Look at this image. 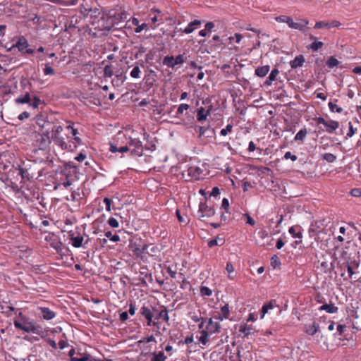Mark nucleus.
<instances>
[{
  "mask_svg": "<svg viewBox=\"0 0 361 361\" xmlns=\"http://www.w3.org/2000/svg\"><path fill=\"white\" fill-rule=\"evenodd\" d=\"M19 316L21 317V319H15L13 322L16 329L23 330L27 333L39 334L38 327L35 326L33 322H29L25 317H23L21 312H19Z\"/></svg>",
  "mask_w": 361,
  "mask_h": 361,
  "instance_id": "nucleus-1",
  "label": "nucleus"
},
{
  "mask_svg": "<svg viewBox=\"0 0 361 361\" xmlns=\"http://www.w3.org/2000/svg\"><path fill=\"white\" fill-rule=\"evenodd\" d=\"M81 13L85 18L90 17V20L88 21L94 27L98 24L99 20L104 16V13L102 12L100 8H92L89 7L88 5H87V7L85 8V9L81 11Z\"/></svg>",
  "mask_w": 361,
  "mask_h": 361,
  "instance_id": "nucleus-2",
  "label": "nucleus"
},
{
  "mask_svg": "<svg viewBox=\"0 0 361 361\" xmlns=\"http://www.w3.org/2000/svg\"><path fill=\"white\" fill-rule=\"evenodd\" d=\"M15 102L16 104H28L33 109L38 108L40 104L44 105V102L37 95L32 96L29 92L17 97Z\"/></svg>",
  "mask_w": 361,
  "mask_h": 361,
  "instance_id": "nucleus-3",
  "label": "nucleus"
},
{
  "mask_svg": "<svg viewBox=\"0 0 361 361\" xmlns=\"http://www.w3.org/2000/svg\"><path fill=\"white\" fill-rule=\"evenodd\" d=\"M29 43L27 39L23 35H20L17 37V41L12 47L8 49V51H12L14 49H18V51L23 55L32 54L34 50L29 48Z\"/></svg>",
  "mask_w": 361,
  "mask_h": 361,
  "instance_id": "nucleus-4",
  "label": "nucleus"
},
{
  "mask_svg": "<svg viewBox=\"0 0 361 361\" xmlns=\"http://www.w3.org/2000/svg\"><path fill=\"white\" fill-rule=\"evenodd\" d=\"M127 145L130 148V155L131 157H141L143 154L144 146L142 142L138 138L126 137Z\"/></svg>",
  "mask_w": 361,
  "mask_h": 361,
  "instance_id": "nucleus-5",
  "label": "nucleus"
},
{
  "mask_svg": "<svg viewBox=\"0 0 361 361\" xmlns=\"http://www.w3.org/2000/svg\"><path fill=\"white\" fill-rule=\"evenodd\" d=\"M157 308L153 307L150 305H142L140 309V314L141 317H143L147 320V326H154L159 328L158 322L153 321L154 318V312H156Z\"/></svg>",
  "mask_w": 361,
  "mask_h": 361,
  "instance_id": "nucleus-6",
  "label": "nucleus"
},
{
  "mask_svg": "<svg viewBox=\"0 0 361 361\" xmlns=\"http://www.w3.org/2000/svg\"><path fill=\"white\" fill-rule=\"evenodd\" d=\"M276 21L280 23H286L290 28L295 30H302L308 24V21L306 20H301L298 23H295L293 20L292 18L287 16H280L276 18Z\"/></svg>",
  "mask_w": 361,
  "mask_h": 361,
  "instance_id": "nucleus-7",
  "label": "nucleus"
},
{
  "mask_svg": "<svg viewBox=\"0 0 361 361\" xmlns=\"http://www.w3.org/2000/svg\"><path fill=\"white\" fill-rule=\"evenodd\" d=\"M9 173L14 174L17 173L18 176L21 177V182L24 183L30 181L35 176V173L31 171V168H26L19 166L18 168H14L13 170H10Z\"/></svg>",
  "mask_w": 361,
  "mask_h": 361,
  "instance_id": "nucleus-8",
  "label": "nucleus"
},
{
  "mask_svg": "<svg viewBox=\"0 0 361 361\" xmlns=\"http://www.w3.org/2000/svg\"><path fill=\"white\" fill-rule=\"evenodd\" d=\"M51 140L52 139L50 135H47V134H44L43 133H39L35 134L33 140V144L39 149L44 150L49 147Z\"/></svg>",
  "mask_w": 361,
  "mask_h": 361,
  "instance_id": "nucleus-9",
  "label": "nucleus"
},
{
  "mask_svg": "<svg viewBox=\"0 0 361 361\" xmlns=\"http://www.w3.org/2000/svg\"><path fill=\"white\" fill-rule=\"evenodd\" d=\"M130 250H131L134 255L139 257L143 253L147 252V250L148 245H142V240L140 238L136 239L134 241H130L128 245Z\"/></svg>",
  "mask_w": 361,
  "mask_h": 361,
  "instance_id": "nucleus-10",
  "label": "nucleus"
},
{
  "mask_svg": "<svg viewBox=\"0 0 361 361\" xmlns=\"http://www.w3.org/2000/svg\"><path fill=\"white\" fill-rule=\"evenodd\" d=\"M184 54H178L175 58L173 56H166L163 59V64L168 68H173L176 65H181L185 62Z\"/></svg>",
  "mask_w": 361,
  "mask_h": 361,
  "instance_id": "nucleus-11",
  "label": "nucleus"
},
{
  "mask_svg": "<svg viewBox=\"0 0 361 361\" xmlns=\"http://www.w3.org/2000/svg\"><path fill=\"white\" fill-rule=\"evenodd\" d=\"M114 25V19L104 13V16L99 20V22L96 27H94V30L98 31H110Z\"/></svg>",
  "mask_w": 361,
  "mask_h": 361,
  "instance_id": "nucleus-12",
  "label": "nucleus"
},
{
  "mask_svg": "<svg viewBox=\"0 0 361 361\" xmlns=\"http://www.w3.org/2000/svg\"><path fill=\"white\" fill-rule=\"evenodd\" d=\"M53 142L60 147L63 150H67V151H74L77 148V145L75 143L73 142L72 141L69 140L68 142H66L65 139L60 136H55L54 139H52Z\"/></svg>",
  "mask_w": 361,
  "mask_h": 361,
  "instance_id": "nucleus-13",
  "label": "nucleus"
},
{
  "mask_svg": "<svg viewBox=\"0 0 361 361\" xmlns=\"http://www.w3.org/2000/svg\"><path fill=\"white\" fill-rule=\"evenodd\" d=\"M77 173V166L72 162L66 164L63 168L60 171L61 177H64L66 179L73 180V176Z\"/></svg>",
  "mask_w": 361,
  "mask_h": 361,
  "instance_id": "nucleus-14",
  "label": "nucleus"
},
{
  "mask_svg": "<svg viewBox=\"0 0 361 361\" xmlns=\"http://www.w3.org/2000/svg\"><path fill=\"white\" fill-rule=\"evenodd\" d=\"M198 213L201 214L199 219L202 217H212L215 214V209L213 207H209L207 202H201L199 204Z\"/></svg>",
  "mask_w": 361,
  "mask_h": 361,
  "instance_id": "nucleus-15",
  "label": "nucleus"
},
{
  "mask_svg": "<svg viewBox=\"0 0 361 361\" xmlns=\"http://www.w3.org/2000/svg\"><path fill=\"white\" fill-rule=\"evenodd\" d=\"M341 23L336 20L331 21H318L315 23L314 28V29H331L332 27H340Z\"/></svg>",
  "mask_w": 361,
  "mask_h": 361,
  "instance_id": "nucleus-16",
  "label": "nucleus"
},
{
  "mask_svg": "<svg viewBox=\"0 0 361 361\" xmlns=\"http://www.w3.org/2000/svg\"><path fill=\"white\" fill-rule=\"evenodd\" d=\"M154 321H158L159 319H163L164 321L168 322L169 320V312L167 308L165 306H161L160 310H157L156 312H154Z\"/></svg>",
  "mask_w": 361,
  "mask_h": 361,
  "instance_id": "nucleus-17",
  "label": "nucleus"
},
{
  "mask_svg": "<svg viewBox=\"0 0 361 361\" xmlns=\"http://www.w3.org/2000/svg\"><path fill=\"white\" fill-rule=\"evenodd\" d=\"M185 172H187L188 176L190 178L200 179L203 171L198 166H190L183 173V176L185 175Z\"/></svg>",
  "mask_w": 361,
  "mask_h": 361,
  "instance_id": "nucleus-18",
  "label": "nucleus"
},
{
  "mask_svg": "<svg viewBox=\"0 0 361 361\" xmlns=\"http://www.w3.org/2000/svg\"><path fill=\"white\" fill-rule=\"evenodd\" d=\"M109 151L112 153L120 152H130V148L128 145L126 144L123 146H118V144L116 142H110Z\"/></svg>",
  "mask_w": 361,
  "mask_h": 361,
  "instance_id": "nucleus-19",
  "label": "nucleus"
},
{
  "mask_svg": "<svg viewBox=\"0 0 361 361\" xmlns=\"http://www.w3.org/2000/svg\"><path fill=\"white\" fill-rule=\"evenodd\" d=\"M319 330V324L316 321H314L312 324L305 325L304 331L310 336H314Z\"/></svg>",
  "mask_w": 361,
  "mask_h": 361,
  "instance_id": "nucleus-20",
  "label": "nucleus"
},
{
  "mask_svg": "<svg viewBox=\"0 0 361 361\" xmlns=\"http://www.w3.org/2000/svg\"><path fill=\"white\" fill-rule=\"evenodd\" d=\"M39 310L40 311V315L45 320H51L56 316V313L48 307H41Z\"/></svg>",
  "mask_w": 361,
  "mask_h": 361,
  "instance_id": "nucleus-21",
  "label": "nucleus"
},
{
  "mask_svg": "<svg viewBox=\"0 0 361 361\" xmlns=\"http://www.w3.org/2000/svg\"><path fill=\"white\" fill-rule=\"evenodd\" d=\"M70 239L71 241V244L74 247H82L83 237L80 235V233H78L77 235H75L74 233H69Z\"/></svg>",
  "mask_w": 361,
  "mask_h": 361,
  "instance_id": "nucleus-22",
  "label": "nucleus"
},
{
  "mask_svg": "<svg viewBox=\"0 0 361 361\" xmlns=\"http://www.w3.org/2000/svg\"><path fill=\"white\" fill-rule=\"evenodd\" d=\"M221 325L218 322H214L212 319L210 318L208 320L206 329L210 332V334L219 333L220 331Z\"/></svg>",
  "mask_w": 361,
  "mask_h": 361,
  "instance_id": "nucleus-23",
  "label": "nucleus"
},
{
  "mask_svg": "<svg viewBox=\"0 0 361 361\" xmlns=\"http://www.w3.org/2000/svg\"><path fill=\"white\" fill-rule=\"evenodd\" d=\"M305 62V58L303 55L297 56L293 60L290 61V66L292 69H296L297 68L302 66Z\"/></svg>",
  "mask_w": 361,
  "mask_h": 361,
  "instance_id": "nucleus-24",
  "label": "nucleus"
},
{
  "mask_svg": "<svg viewBox=\"0 0 361 361\" xmlns=\"http://www.w3.org/2000/svg\"><path fill=\"white\" fill-rule=\"evenodd\" d=\"M202 22L200 20H195L192 22H190L188 26L183 30V32L185 34H190L192 33L196 28H197L200 25Z\"/></svg>",
  "mask_w": 361,
  "mask_h": 361,
  "instance_id": "nucleus-25",
  "label": "nucleus"
},
{
  "mask_svg": "<svg viewBox=\"0 0 361 361\" xmlns=\"http://www.w3.org/2000/svg\"><path fill=\"white\" fill-rule=\"evenodd\" d=\"M326 127V130L329 133H334L339 127V123L336 121L329 120L326 121V124H324Z\"/></svg>",
  "mask_w": 361,
  "mask_h": 361,
  "instance_id": "nucleus-26",
  "label": "nucleus"
},
{
  "mask_svg": "<svg viewBox=\"0 0 361 361\" xmlns=\"http://www.w3.org/2000/svg\"><path fill=\"white\" fill-rule=\"evenodd\" d=\"M63 131V127L59 124V122H52L51 135H50L51 139H54L55 136H60V133Z\"/></svg>",
  "mask_w": 361,
  "mask_h": 361,
  "instance_id": "nucleus-27",
  "label": "nucleus"
},
{
  "mask_svg": "<svg viewBox=\"0 0 361 361\" xmlns=\"http://www.w3.org/2000/svg\"><path fill=\"white\" fill-rule=\"evenodd\" d=\"M319 310H325L326 312L333 314L336 313L338 310V307L335 306L334 304H324L319 307Z\"/></svg>",
  "mask_w": 361,
  "mask_h": 361,
  "instance_id": "nucleus-28",
  "label": "nucleus"
},
{
  "mask_svg": "<svg viewBox=\"0 0 361 361\" xmlns=\"http://www.w3.org/2000/svg\"><path fill=\"white\" fill-rule=\"evenodd\" d=\"M269 66H259L255 69V75L259 78H263L267 75L269 71Z\"/></svg>",
  "mask_w": 361,
  "mask_h": 361,
  "instance_id": "nucleus-29",
  "label": "nucleus"
},
{
  "mask_svg": "<svg viewBox=\"0 0 361 361\" xmlns=\"http://www.w3.org/2000/svg\"><path fill=\"white\" fill-rule=\"evenodd\" d=\"M279 73V70L277 68H274L271 71L268 78L266 79V80L264 82V85L270 86L272 84L273 81H274L276 80V78Z\"/></svg>",
  "mask_w": 361,
  "mask_h": 361,
  "instance_id": "nucleus-30",
  "label": "nucleus"
},
{
  "mask_svg": "<svg viewBox=\"0 0 361 361\" xmlns=\"http://www.w3.org/2000/svg\"><path fill=\"white\" fill-rule=\"evenodd\" d=\"M208 116L209 114L206 111V108L200 107V109H198L197 111V120L199 122L204 121Z\"/></svg>",
  "mask_w": 361,
  "mask_h": 361,
  "instance_id": "nucleus-31",
  "label": "nucleus"
},
{
  "mask_svg": "<svg viewBox=\"0 0 361 361\" xmlns=\"http://www.w3.org/2000/svg\"><path fill=\"white\" fill-rule=\"evenodd\" d=\"M288 232L293 238L301 239L302 237L300 226H291L289 228Z\"/></svg>",
  "mask_w": 361,
  "mask_h": 361,
  "instance_id": "nucleus-32",
  "label": "nucleus"
},
{
  "mask_svg": "<svg viewBox=\"0 0 361 361\" xmlns=\"http://www.w3.org/2000/svg\"><path fill=\"white\" fill-rule=\"evenodd\" d=\"M51 128H52V122L51 121H44V123L42 126V133L44 134H47V135H51Z\"/></svg>",
  "mask_w": 361,
  "mask_h": 361,
  "instance_id": "nucleus-33",
  "label": "nucleus"
},
{
  "mask_svg": "<svg viewBox=\"0 0 361 361\" xmlns=\"http://www.w3.org/2000/svg\"><path fill=\"white\" fill-rule=\"evenodd\" d=\"M210 332L207 329H203L201 331V336L199 338V341L204 345H205L208 342V338L210 335Z\"/></svg>",
  "mask_w": 361,
  "mask_h": 361,
  "instance_id": "nucleus-34",
  "label": "nucleus"
},
{
  "mask_svg": "<svg viewBox=\"0 0 361 361\" xmlns=\"http://www.w3.org/2000/svg\"><path fill=\"white\" fill-rule=\"evenodd\" d=\"M340 61L336 59L334 56H330L326 62V65L329 68L337 67L340 64Z\"/></svg>",
  "mask_w": 361,
  "mask_h": 361,
  "instance_id": "nucleus-35",
  "label": "nucleus"
},
{
  "mask_svg": "<svg viewBox=\"0 0 361 361\" xmlns=\"http://www.w3.org/2000/svg\"><path fill=\"white\" fill-rule=\"evenodd\" d=\"M307 134V129L305 128L300 129L294 137V140L303 141Z\"/></svg>",
  "mask_w": 361,
  "mask_h": 361,
  "instance_id": "nucleus-36",
  "label": "nucleus"
},
{
  "mask_svg": "<svg viewBox=\"0 0 361 361\" xmlns=\"http://www.w3.org/2000/svg\"><path fill=\"white\" fill-rule=\"evenodd\" d=\"M166 356L164 355V352L160 351L158 353H154L153 357L151 361H166Z\"/></svg>",
  "mask_w": 361,
  "mask_h": 361,
  "instance_id": "nucleus-37",
  "label": "nucleus"
},
{
  "mask_svg": "<svg viewBox=\"0 0 361 361\" xmlns=\"http://www.w3.org/2000/svg\"><path fill=\"white\" fill-rule=\"evenodd\" d=\"M252 327L248 326L247 324H243L240 326L239 331L244 334V337H248L251 334Z\"/></svg>",
  "mask_w": 361,
  "mask_h": 361,
  "instance_id": "nucleus-38",
  "label": "nucleus"
},
{
  "mask_svg": "<svg viewBox=\"0 0 361 361\" xmlns=\"http://www.w3.org/2000/svg\"><path fill=\"white\" fill-rule=\"evenodd\" d=\"M126 79V76L120 73L116 75V78L112 81L113 83H116V86L122 85Z\"/></svg>",
  "mask_w": 361,
  "mask_h": 361,
  "instance_id": "nucleus-39",
  "label": "nucleus"
},
{
  "mask_svg": "<svg viewBox=\"0 0 361 361\" xmlns=\"http://www.w3.org/2000/svg\"><path fill=\"white\" fill-rule=\"evenodd\" d=\"M281 264L279 257L274 255L271 257V266L274 268H278Z\"/></svg>",
  "mask_w": 361,
  "mask_h": 361,
  "instance_id": "nucleus-40",
  "label": "nucleus"
},
{
  "mask_svg": "<svg viewBox=\"0 0 361 361\" xmlns=\"http://www.w3.org/2000/svg\"><path fill=\"white\" fill-rule=\"evenodd\" d=\"M322 159L329 163H334L336 160V156L331 153H325L322 154Z\"/></svg>",
  "mask_w": 361,
  "mask_h": 361,
  "instance_id": "nucleus-41",
  "label": "nucleus"
},
{
  "mask_svg": "<svg viewBox=\"0 0 361 361\" xmlns=\"http://www.w3.org/2000/svg\"><path fill=\"white\" fill-rule=\"evenodd\" d=\"M71 133L73 136V142L75 143L76 145L82 144V140L78 136L79 134L78 129H73V131H71Z\"/></svg>",
  "mask_w": 361,
  "mask_h": 361,
  "instance_id": "nucleus-42",
  "label": "nucleus"
},
{
  "mask_svg": "<svg viewBox=\"0 0 361 361\" xmlns=\"http://www.w3.org/2000/svg\"><path fill=\"white\" fill-rule=\"evenodd\" d=\"M190 106L187 104H180L176 111V117H180L183 114V111L188 110Z\"/></svg>",
  "mask_w": 361,
  "mask_h": 361,
  "instance_id": "nucleus-43",
  "label": "nucleus"
},
{
  "mask_svg": "<svg viewBox=\"0 0 361 361\" xmlns=\"http://www.w3.org/2000/svg\"><path fill=\"white\" fill-rule=\"evenodd\" d=\"M87 0H70V4L71 5H76V4H80V11L83 9H85V8L87 7Z\"/></svg>",
  "mask_w": 361,
  "mask_h": 361,
  "instance_id": "nucleus-44",
  "label": "nucleus"
},
{
  "mask_svg": "<svg viewBox=\"0 0 361 361\" xmlns=\"http://www.w3.org/2000/svg\"><path fill=\"white\" fill-rule=\"evenodd\" d=\"M328 106L329 107L330 111L332 112H337L341 114L343 111V109L341 107L338 106L336 104H334L331 102H329Z\"/></svg>",
  "mask_w": 361,
  "mask_h": 361,
  "instance_id": "nucleus-45",
  "label": "nucleus"
},
{
  "mask_svg": "<svg viewBox=\"0 0 361 361\" xmlns=\"http://www.w3.org/2000/svg\"><path fill=\"white\" fill-rule=\"evenodd\" d=\"M104 75L105 77L111 78L114 75L112 67L111 64L106 65L104 68Z\"/></svg>",
  "mask_w": 361,
  "mask_h": 361,
  "instance_id": "nucleus-46",
  "label": "nucleus"
},
{
  "mask_svg": "<svg viewBox=\"0 0 361 361\" xmlns=\"http://www.w3.org/2000/svg\"><path fill=\"white\" fill-rule=\"evenodd\" d=\"M105 236L114 243L120 240V237L117 234H112L111 231H106Z\"/></svg>",
  "mask_w": 361,
  "mask_h": 361,
  "instance_id": "nucleus-47",
  "label": "nucleus"
},
{
  "mask_svg": "<svg viewBox=\"0 0 361 361\" xmlns=\"http://www.w3.org/2000/svg\"><path fill=\"white\" fill-rule=\"evenodd\" d=\"M78 355H80V358H81L83 361L94 360V358L87 353H81L78 352Z\"/></svg>",
  "mask_w": 361,
  "mask_h": 361,
  "instance_id": "nucleus-48",
  "label": "nucleus"
},
{
  "mask_svg": "<svg viewBox=\"0 0 361 361\" xmlns=\"http://www.w3.org/2000/svg\"><path fill=\"white\" fill-rule=\"evenodd\" d=\"M200 294L202 296H210L212 294V290L207 286H202L200 288Z\"/></svg>",
  "mask_w": 361,
  "mask_h": 361,
  "instance_id": "nucleus-49",
  "label": "nucleus"
},
{
  "mask_svg": "<svg viewBox=\"0 0 361 361\" xmlns=\"http://www.w3.org/2000/svg\"><path fill=\"white\" fill-rule=\"evenodd\" d=\"M221 314L223 315V317H227L228 319L230 315V310H229V306L228 304H225L221 308Z\"/></svg>",
  "mask_w": 361,
  "mask_h": 361,
  "instance_id": "nucleus-50",
  "label": "nucleus"
},
{
  "mask_svg": "<svg viewBox=\"0 0 361 361\" xmlns=\"http://www.w3.org/2000/svg\"><path fill=\"white\" fill-rule=\"evenodd\" d=\"M324 45V43L322 42H312L310 46V48L313 51H317L319 49H320L321 47H322Z\"/></svg>",
  "mask_w": 361,
  "mask_h": 361,
  "instance_id": "nucleus-51",
  "label": "nucleus"
},
{
  "mask_svg": "<svg viewBox=\"0 0 361 361\" xmlns=\"http://www.w3.org/2000/svg\"><path fill=\"white\" fill-rule=\"evenodd\" d=\"M226 269L227 272L228 273L229 279H233L234 276H233L232 274L234 271V268H233V264L231 262H227Z\"/></svg>",
  "mask_w": 361,
  "mask_h": 361,
  "instance_id": "nucleus-52",
  "label": "nucleus"
},
{
  "mask_svg": "<svg viewBox=\"0 0 361 361\" xmlns=\"http://www.w3.org/2000/svg\"><path fill=\"white\" fill-rule=\"evenodd\" d=\"M140 69L139 66H136L133 68L130 75L133 78H140Z\"/></svg>",
  "mask_w": 361,
  "mask_h": 361,
  "instance_id": "nucleus-53",
  "label": "nucleus"
},
{
  "mask_svg": "<svg viewBox=\"0 0 361 361\" xmlns=\"http://www.w3.org/2000/svg\"><path fill=\"white\" fill-rule=\"evenodd\" d=\"M233 129V125L232 124H228L225 128H223L220 131V134L222 136H226L228 133H231Z\"/></svg>",
  "mask_w": 361,
  "mask_h": 361,
  "instance_id": "nucleus-54",
  "label": "nucleus"
},
{
  "mask_svg": "<svg viewBox=\"0 0 361 361\" xmlns=\"http://www.w3.org/2000/svg\"><path fill=\"white\" fill-rule=\"evenodd\" d=\"M44 73L46 75H53L55 74L54 70L49 65V63L45 64V68H44Z\"/></svg>",
  "mask_w": 361,
  "mask_h": 361,
  "instance_id": "nucleus-55",
  "label": "nucleus"
},
{
  "mask_svg": "<svg viewBox=\"0 0 361 361\" xmlns=\"http://www.w3.org/2000/svg\"><path fill=\"white\" fill-rule=\"evenodd\" d=\"M35 120V122L37 123V124L40 127L42 128V124L44 123V121H47L45 118L44 117V116L42 115H39V116H37L35 117L34 118Z\"/></svg>",
  "mask_w": 361,
  "mask_h": 361,
  "instance_id": "nucleus-56",
  "label": "nucleus"
},
{
  "mask_svg": "<svg viewBox=\"0 0 361 361\" xmlns=\"http://www.w3.org/2000/svg\"><path fill=\"white\" fill-rule=\"evenodd\" d=\"M264 305L267 307L269 310H272L275 307H279V305L276 303V300H271L268 302L264 303Z\"/></svg>",
  "mask_w": 361,
  "mask_h": 361,
  "instance_id": "nucleus-57",
  "label": "nucleus"
},
{
  "mask_svg": "<svg viewBox=\"0 0 361 361\" xmlns=\"http://www.w3.org/2000/svg\"><path fill=\"white\" fill-rule=\"evenodd\" d=\"M108 224L112 228H118L119 226L118 221L114 217L109 219Z\"/></svg>",
  "mask_w": 361,
  "mask_h": 361,
  "instance_id": "nucleus-58",
  "label": "nucleus"
},
{
  "mask_svg": "<svg viewBox=\"0 0 361 361\" xmlns=\"http://www.w3.org/2000/svg\"><path fill=\"white\" fill-rule=\"evenodd\" d=\"M103 202L105 204L106 210L108 211V212H110L111 211V204L113 202L111 199H110L109 197H104V200H103Z\"/></svg>",
  "mask_w": 361,
  "mask_h": 361,
  "instance_id": "nucleus-59",
  "label": "nucleus"
},
{
  "mask_svg": "<svg viewBox=\"0 0 361 361\" xmlns=\"http://www.w3.org/2000/svg\"><path fill=\"white\" fill-rule=\"evenodd\" d=\"M60 180L61 181V185H63L66 188H68L70 185H72L73 180L71 179H66L63 177L60 178Z\"/></svg>",
  "mask_w": 361,
  "mask_h": 361,
  "instance_id": "nucleus-60",
  "label": "nucleus"
},
{
  "mask_svg": "<svg viewBox=\"0 0 361 361\" xmlns=\"http://www.w3.org/2000/svg\"><path fill=\"white\" fill-rule=\"evenodd\" d=\"M348 126H349V129H348V132L347 133L346 137H351L355 134V133L356 131V128H353V124L350 121L348 123Z\"/></svg>",
  "mask_w": 361,
  "mask_h": 361,
  "instance_id": "nucleus-61",
  "label": "nucleus"
},
{
  "mask_svg": "<svg viewBox=\"0 0 361 361\" xmlns=\"http://www.w3.org/2000/svg\"><path fill=\"white\" fill-rule=\"evenodd\" d=\"M221 208L224 209L226 212H228L229 208V201L226 197L222 200Z\"/></svg>",
  "mask_w": 361,
  "mask_h": 361,
  "instance_id": "nucleus-62",
  "label": "nucleus"
},
{
  "mask_svg": "<svg viewBox=\"0 0 361 361\" xmlns=\"http://www.w3.org/2000/svg\"><path fill=\"white\" fill-rule=\"evenodd\" d=\"M284 158L286 159H290L292 161H296L298 157L296 155L292 154L290 152H286L284 154Z\"/></svg>",
  "mask_w": 361,
  "mask_h": 361,
  "instance_id": "nucleus-63",
  "label": "nucleus"
},
{
  "mask_svg": "<svg viewBox=\"0 0 361 361\" xmlns=\"http://www.w3.org/2000/svg\"><path fill=\"white\" fill-rule=\"evenodd\" d=\"M350 194L354 197H360L361 196V190L360 188H354L350 191Z\"/></svg>",
  "mask_w": 361,
  "mask_h": 361,
  "instance_id": "nucleus-64",
  "label": "nucleus"
}]
</instances>
